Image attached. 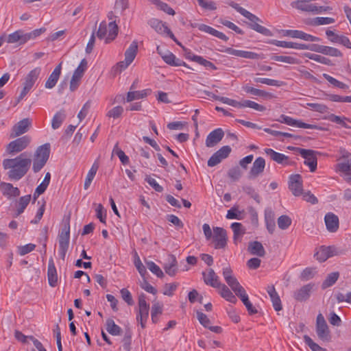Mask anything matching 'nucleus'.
<instances>
[{"label": "nucleus", "mask_w": 351, "mask_h": 351, "mask_svg": "<svg viewBox=\"0 0 351 351\" xmlns=\"http://www.w3.org/2000/svg\"><path fill=\"white\" fill-rule=\"evenodd\" d=\"M31 138L29 136H23L9 143L5 152L9 155H14L24 150L30 143Z\"/></svg>", "instance_id": "obj_7"}, {"label": "nucleus", "mask_w": 351, "mask_h": 351, "mask_svg": "<svg viewBox=\"0 0 351 351\" xmlns=\"http://www.w3.org/2000/svg\"><path fill=\"white\" fill-rule=\"evenodd\" d=\"M314 288L315 284H306L293 291V298L297 302H305L310 298L312 292L314 291Z\"/></svg>", "instance_id": "obj_12"}, {"label": "nucleus", "mask_w": 351, "mask_h": 351, "mask_svg": "<svg viewBox=\"0 0 351 351\" xmlns=\"http://www.w3.org/2000/svg\"><path fill=\"white\" fill-rule=\"evenodd\" d=\"M323 77L332 85L338 87L341 89H346L348 88V86L337 80L334 78L333 77L329 75L328 74L324 73Z\"/></svg>", "instance_id": "obj_55"}, {"label": "nucleus", "mask_w": 351, "mask_h": 351, "mask_svg": "<svg viewBox=\"0 0 351 351\" xmlns=\"http://www.w3.org/2000/svg\"><path fill=\"white\" fill-rule=\"evenodd\" d=\"M199 29L200 31L208 33L218 38H220L224 41H227L228 38L222 32H219L218 30L210 27L208 25L202 24L199 25Z\"/></svg>", "instance_id": "obj_39"}, {"label": "nucleus", "mask_w": 351, "mask_h": 351, "mask_svg": "<svg viewBox=\"0 0 351 351\" xmlns=\"http://www.w3.org/2000/svg\"><path fill=\"white\" fill-rule=\"evenodd\" d=\"M226 283L235 293L236 295L240 292H242L243 290H244V288L240 285V283L234 276L227 280Z\"/></svg>", "instance_id": "obj_51"}, {"label": "nucleus", "mask_w": 351, "mask_h": 351, "mask_svg": "<svg viewBox=\"0 0 351 351\" xmlns=\"http://www.w3.org/2000/svg\"><path fill=\"white\" fill-rule=\"evenodd\" d=\"M311 51L321 53L326 56L332 57H342L343 56V53L338 49L335 47L318 45H311Z\"/></svg>", "instance_id": "obj_17"}, {"label": "nucleus", "mask_w": 351, "mask_h": 351, "mask_svg": "<svg viewBox=\"0 0 351 351\" xmlns=\"http://www.w3.org/2000/svg\"><path fill=\"white\" fill-rule=\"evenodd\" d=\"M304 341L312 351H327L326 348L321 347L306 335L304 336Z\"/></svg>", "instance_id": "obj_50"}, {"label": "nucleus", "mask_w": 351, "mask_h": 351, "mask_svg": "<svg viewBox=\"0 0 351 351\" xmlns=\"http://www.w3.org/2000/svg\"><path fill=\"white\" fill-rule=\"evenodd\" d=\"M324 221L327 230L330 232H335L339 228V218L332 213H328L325 215Z\"/></svg>", "instance_id": "obj_29"}, {"label": "nucleus", "mask_w": 351, "mask_h": 351, "mask_svg": "<svg viewBox=\"0 0 351 351\" xmlns=\"http://www.w3.org/2000/svg\"><path fill=\"white\" fill-rule=\"evenodd\" d=\"M213 243L215 249H224L227 245V232L220 227L213 228Z\"/></svg>", "instance_id": "obj_10"}, {"label": "nucleus", "mask_w": 351, "mask_h": 351, "mask_svg": "<svg viewBox=\"0 0 351 351\" xmlns=\"http://www.w3.org/2000/svg\"><path fill=\"white\" fill-rule=\"evenodd\" d=\"M308 3L304 1V0L298 1L296 3V8L302 11L315 13L316 5Z\"/></svg>", "instance_id": "obj_45"}, {"label": "nucleus", "mask_w": 351, "mask_h": 351, "mask_svg": "<svg viewBox=\"0 0 351 351\" xmlns=\"http://www.w3.org/2000/svg\"><path fill=\"white\" fill-rule=\"evenodd\" d=\"M0 190L2 194L7 198L16 197L20 195V190L14 187L12 184L8 182L0 183Z\"/></svg>", "instance_id": "obj_27"}, {"label": "nucleus", "mask_w": 351, "mask_h": 351, "mask_svg": "<svg viewBox=\"0 0 351 351\" xmlns=\"http://www.w3.org/2000/svg\"><path fill=\"white\" fill-rule=\"evenodd\" d=\"M177 261L175 257H172V262L169 265H166L164 267L165 272L171 276H173L177 273L178 268L176 267Z\"/></svg>", "instance_id": "obj_58"}, {"label": "nucleus", "mask_w": 351, "mask_h": 351, "mask_svg": "<svg viewBox=\"0 0 351 351\" xmlns=\"http://www.w3.org/2000/svg\"><path fill=\"white\" fill-rule=\"evenodd\" d=\"M231 147L225 145L215 152L208 160V167H215L221 162L222 160L228 157L231 152Z\"/></svg>", "instance_id": "obj_14"}, {"label": "nucleus", "mask_w": 351, "mask_h": 351, "mask_svg": "<svg viewBox=\"0 0 351 351\" xmlns=\"http://www.w3.org/2000/svg\"><path fill=\"white\" fill-rule=\"evenodd\" d=\"M145 299V295L143 293L138 297L139 312L138 315L143 317H148L149 315V305L147 303Z\"/></svg>", "instance_id": "obj_38"}, {"label": "nucleus", "mask_w": 351, "mask_h": 351, "mask_svg": "<svg viewBox=\"0 0 351 351\" xmlns=\"http://www.w3.org/2000/svg\"><path fill=\"white\" fill-rule=\"evenodd\" d=\"M326 34L332 43H339L348 49H351V42L348 37L343 35L337 34L332 30H327Z\"/></svg>", "instance_id": "obj_23"}, {"label": "nucleus", "mask_w": 351, "mask_h": 351, "mask_svg": "<svg viewBox=\"0 0 351 351\" xmlns=\"http://www.w3.org/2000/svg\"><path fill=\"white\" fill-rule=\"evenodd\" d=\"M291 224V219L287 215H281L278 219V226L281 230L287 229Z\"/></svg>", "instance_id": "obj_56"}, {"label": "nucleus", "mask_w": 351, "mask_h": 351, "mask_svg": "<svg viewBox=\"0 0 351 351\" xmlns=\"http://www.w3.org/2000/svg\"><path fill=\"white\" fill-rule=\"evenodd\" d=\"M147 268L158 278H162L164 274L161 269L154 262L149 261L147 263Z\"/></svg>", "instance_id": "obj_64"}, {"label": "nucleus", "mask_w": 351, "mask_h": 351, "mask_svg": "<svg viewBox=\"0 0 351 351\" xmlns=\"http://www.w3.org/2000/svg\"><path fill=\"white\" fill-rule=\"evenodd\" d=\"M269 43L274 45L277 47H280L283 48H291V49H308L311 50V45H306V44H301V43H297L293 42H287V41H283V40H272L269 42Z\"/></svg>", "instance_id": "obj_21"}, {"label": "nucleus", "mask_w": 351, "mask_h": 351, "mask_svg": "<svg viewBox=\"0 0 351 351\" xmlns=\"http://www.w3.org/2000/svg\"><path fill=\"white\" fill-rule=\"evenodd\" d=\"M87 60L86 59H82L77 69L74 71L73 75L75 76V77H78L81 80L84 72L87 69Z\"/></svg>", "instance_id": "obj_49"}, {"label": "nucleus", "mask_w": 351, "mask_h": 351, "mask_svg": "<svg viewBox=\"0 0 351 351\" xmlns=\"http://www.w3.org/2000/svg\"><path fill=\"white\" fill-rule=\"evenodd\" d=\"M265 154L270 157L271 160L278 164L283 165H292L294 162L289 161V158L285 154L278 153L270 148L265 149Z\"/></svg>", "instance_id": "obj_19"}, {"label": "nucleus", "mask_w": 351, "mask_h": 351, "mask_svg": "<svg viewBox=\"0 0 351 351\" xmlns=\"http://www.w3.org/2000/svg\"><path fill=\"white\" fill-rule=\"evenodd\" d=\"M70 239V223L69 219L64 221L58 236L59 252L62 259H64L68 250Z\"/></svg>", "instance_id": "obj_6"}, {"label": "nucleus", "mask_w": 351, "mask_h": 351, "mask_svg": "<svg viewBox=\"0 0 351 351\" xmlns=\"http://www.w3.org/2000/svg\"><path fill=\"white\" fill-rule=\"evenodd\" d=\"M106 330L112 335H119L121 333V328L117 325L112 319L106 321Z\"/></svg>", "instance_id": "obj_46"}, {"label": "nucleus", "mask_w": 351, "mask_h": 351, "mask_svg": "<svg viewBox=\"0 0 351 351\" xmlns=\"http://www.w3.org/2000/svg\"><path fill=\"white\" fill-rule=\"evenodd\" d=\"M316 274V270L313 267H306L304 269L300 275V278L302 280H308L314 277Z\"/></svg>", "instance_id": "obj_62"}, {"label": "nucleus", "mask_w": 351, "mask_h": 351, "mask_svg": "<svg viewBox=\"0 0 351 351\" xmlns=\"http://www.w3.org/2000/svg\"><path fill=\"white\" fill-rule=\"evenodd\" d=\"M339 277V273L335 271L329 274L324 281L322 284V289H326L328 287L332 286L338 280Z\"/></svg>", "instance_id": "obj_40"}, {"label": "nucleus", "mask_w": 351, "mask_h": 351, "mask_svg": "<svg viewBox=\"0 0 351 351\" xmlns=\"http://www.w3.org/2000/svg\"><path fill=\"white\" fill-rule=\"evenodd\" d=\"M36 248V245L33 243H29L25 245H21L17 247V252L20 256H24L32 251Z\"/></svg>", "instance_id": "obj_60"}, {"label": "nucleus", "mask_w": 351, "mask_h": 351, "mask_svg": "<svg viewBox=\"0 0 351 351\" xmlns=\"http://www.w3.org/2000/svg\"><path fill=\"white\" fill-rule=\"evenodd\" d=\"M283 35L285 36H289L291 38H300L306 41L317 42L319 40L318 37L308 34L300 30H284Z\"/></svg>", "instance_id": "obj_18"}, {"label": "nucleus", "mask_w": 351, "mask_h": 351, "mask_svg": "<svg viewBox=\"0 0 351 351\" xmlns=\"http://www.w3.org/2000/svg\"><path fill=\"white\" fill-rule=\"evenodd\" d=\"M271 59L277 62H282L290 64H298V60L292 56H272Z\"/></svg>", "instance_id": "obj_47"}, {"label": "nucleus", "mask_w": 351, "mask_h": 351, "mask_svg": "<svg viewBox=\"0 0 351 351\" xmlns=\"http://www.w3.org/2000/svg\"><path fill=\"white\" fill-rule=\"evenodd\" d=\"M344 252L341 250H339L335 246H321L314 256L319 262H324L328 258L343 254Z\"/></svg>", "instance_id": "obj_8"}, {"label": "nucleus", "mask_w": 351, "mask_h": 351, "mask_svg": "<svg viewBox=\"0 0 351 351\" xmlns=\"http://www.w3.org/2000/svg\"><path fill=\"white\" fill-rule=\"evenodd\" d=\"M152 2L167 14L169 15L175 14V11L166 3L162 2L160 0H152Z\"/></svg>", "instance_id": "obj_59"}, {"label": "nucleus", "mask_w": 351, "mask_h": 351, "mask_svg": "<svg viewBox=\"0 0 351 351\" xmlns=\"http://www.w3.org/2000/svg\"><path fill=\"white\" fill-rule=\"evenodd\" d=\"M267 292L269 294L270 299L271 300L273 307L276 311H280L282 310V303L281 300L279 297L278 293L276 291V289L274 285H269L267 287Z\"/></svg>", "instance_id": "obj_30"}, {"label": "nucleus", "mask_w": 351, "mask_h": 351, "mask_svg": "<svg viewBox=\"0 0 351 351\" xmlns=\"http://www.w3.org/2000/svg\"><path fill=\"white\" fill-rule=\"evenodd\" d=\"M231 6L233 8H234L238 12H239L241 15H243L252 22V23L250 24V27L252 29L266 36H272V32H271L270 29L257 23V22L261 21V20L256 15L253 14L252 13L246 10L243 8L241 7L237 3H233L231 5Z\"/></svg>", "instance_id": "obj_2"}, {"label": "nucleus", "mask_w": 351, "mask_h": 351, "mask_svg": "<svg viewBox=\"0 0 351 351\" xmlns=\"http://www.w3.org/2000/svg\"><path fill=\"white\" fill-rule=\"evenodd\" d=\"M217 288L219 289V294L225 300L233 304L237 302L235 295L226 285L221 283Z\"/></svg>", "instance_id": "obj_36"}, {"label": "nucleus", "mask_w": 351, "mask_h": 351, "mask_svg": "<svg viewBox=\"0 0 351 351\" xmlns=\"http://www.w3.org/2000/svg\"><path fill=\"white\" fill-rule=\"evenodd\" d=\"M50 155V144L45 143L39 146L33 157L32 170L34 173L40 171L47 163Z\"/></svg>", "instance_id": "obj_4"}, {"label": "nucleus", "mask_w": 351, "mask_h": 351, "mask_svg": "<svg viewBox=\"0 0 351 351\" xmlns=\"http://www.w3.org/2000/svg\"><path fill=\"white\" fill-rule=\"evenodd\" d=\"M265 221L267 229L270 234H272L275 230L276 223L274 219L273 213L271 212L268 214H265Z\"/></svg>", "instance_id": "obj_57"}, {"label": "nucleus", "mask_w": 351, "mask_h": 351, "mask_svg": "<svg viewBox=\"0 0 351 351\" xmlns=\"http://www.w3.org/2000/svg\"><path fill=\"white\" fill-rule=\"evenodd\" d=\"M5 40L8 43H19L23 45L27 43L25 32L23 30H17L8 35H4Z\"/></svg>", "instance_id": "obj_28"}, {"label": "nucleus", "mask_w": 351, "mask_h": 351, "mask_svg": "<svg viewBox=\"0 0 351 351\" xmlns=\"http://www.w3.org/2000/svg\"><path fill=\"white\" fill-rule=\"evenodd\" d=\"M124 112V109L121 106H117L106 113V117L108 118H112L114 119L120 118Z\"/></svg>", "instance_id": "obj_52"}, {"label": "nucleus", "mask_w": 351, "mask_h": 351, "mask_svg": "<svg viewBox=\"0 0 351 351\" xmlns=\"http://www.w3.org/2000/svg\"><path fill=\"white\" fill-rule=\"evenodd\" d=\"M61 70H62V62H60L58 65H57L56 66V68L54 69L53 72L50 74L49 77L47 80L45 84V86L46 88L51 89V88H53L56 86V84L60 76Z\"/></svg>", "instance_id": "obj_31"}, {"label": "nucleus", "mask_w": 351, "mask_h": 351, "mask_svg": "<svg viewBox=\"0 0 351 351\" xmlns=\"http://www.w3.org/2000/svg\"><path fill=\"white\" fill-rule=\"evenodd\" d=\"M337 169L343 173L347 178L351 176V158L346 162L338 163Z\"/></svg>", "instance_id": "obj_44"}, {"label": "nucleus", "mask_w": 351, "mask_h": 351, "mask_svg": "<svg viewBox=\"0 0 351 351\" xmlns=\"http://www.w3.org/2000/svg\"><path fill=\"white\" fill-rule=\"evenodd\" d=\"M138 51V44L136 41H133L128 49L125 52V60L117 63V69L120 71L125 70L134 60Z\"/></svg>", "instance_id": "obj_9"}, {"label": "nucleus", "mask_w": 351, "mask_h": 351, "mask_svg": "<svg viewBox=\"0 0 351 351\" xmlns=\"http://www.w3.org/2000/svg\"><path fill=\"white\" fill-rule=\"evenodd\" d=\"M108 25H107L105 21H103L99 24V29L96 33V35L100 40H106L107 38V33H109V28L108 29Z\"/></svg>", "instance_id": "obj_54"}, {"label": "nucleus", "mask_w": 351, "mask_h": 351, "mask_svg": "<svg viewBox=\"0 0 351 351\" xmlns=\"http://www.w3.org/2000/svg\"><path fill=\"white\" fill-rule=\"evenodd\" d=\"M47 278L49 285L52 287H55L58 282V276L55 264L52 258L49 260Z\"/></svg>", "instance_id": "obj_32"}, {"label": "nucleus", "mask_w": 351, "mask_h": 351, "mask_svg": "<svg viewBox=\"0 0 351 351\" xmlns=\"http://www.w3.org/2000/svg\"><path fill=\"white\" fill-rule=\"evenodd\" d=\"M231 6L233 8H234L238 12H239L241 15H243L252 22V23L250 24V27L252 29L266 36H272V32H271L270 29L257 23V22L261 21V20L256 15L253 14L252 13L246 10L243 8L241 7L237 3H233L231 5Z\"/></svg>", "instance_id": "obj_3"}, {"label": "nucleus", "mask_w": 351, "mask_h": 351, "mask_svg": "<svg viewBox=\"0 0 351 351\" xmlns=\"http://www.w3.org/2000/svg\"><path fill=\"white\" fill-rule=\"evenodd\" d=\"M30 125L31 121L29 119L21 120L12 127L10 136L15 138L25 134L29 130Z\"/></svg>", "instance_id": "obj_16"}, {"label": "nucleus", "mask_w": 351, "mask_h": 351, "mask_svg": "<svg viewBox=\"0 0 351 351\" xmlns=\"http://www.w3.org/2000/svg\"><path fill=\"white\" fill-rule=\"evenodd\" d=\"M224 136V132L221 128H217L212 131L207 136L206 139V145L208 147H213L219 143Z\"/></svg>", "instance_id": "obj_22"}, {"label": "nucleus", "mask_w": 351, "mask_h": 351, "mask_svg": "<svg viewBox=\"0 0 351 351\" xmlns=\"http://www.w3.org/2000/svg\"><path fill=\"white\" fill-rule=\"evenodd\" d=\"M231 228L232 229L234 235L233 241L235 244L241 241L242 237L245 234V228L243 226L241 223L234 222L231 224Z\"/></svg>", "instance_id": "obj_34"}, {"label": "nucleus", "mask_w": 351, "mask_h": 351, "mask_svg": "<svg viewBox=\"0 0 351 351\" xmlns=\"http://www.w3.org/2000/svg\"><path fill=\"white\" fill-rule=\"evenodd\" d=\"M315 332L318 339L324 343H329L331 341V332L322 313H319L316 317Z\"/></svg>", "instance_id": "obj_5"}, {"label": "nucleus", "mask_w": 351, "mask_h": 351, "mask_svg": "<svg viewBox=\"0 0 351 351\" xmlns=\"http://www.w3.org/2000/svg\"><path fill=\"white\" fill-rule=\"evenodd\" d=\"M114 18H116V16L113 12L111 11L108 12V19L110 21V22L108 23L109 33L108 34V36L106 38V44L110 43L112 40H113L118 34L119 28L116 24Z\"/></svg>", "instance_id": "obj_20"}, {"label": "nucleus", "mask_w": 351, "mask_h": 351, "mask_svg": "<svg viewBox=\"0 0 351 351\" xmlns=\"http://www.w3.org/2000/svg\"><path fill=\"white\" fill-rule=\"evenodd\" d=\"M40 71L41 69L40 67H36L30 71L25 78L23 85L32 88L37 80Z\"/></svg>", "instance_id": "obj_35"}, {"label": "nucleus", "mask_w": 351, "mask_h": 351, "mask_svg": "<svg viewBox=\"0 0 351 351\" xmlns=\"http://www.w3.org/2000/svg\"><path fill=\"white\" fill-rule=\"evenodd\" d=\"M197 3L200 7L207 10H215L217 5L215 1L210 0H197Z\"/></svg>", "instance_id": "obj_63"}, {"label": "nucleus", "mask_w": 351, "mask_h": 351, "mask_svg": "<svg viewBox=\"0 0 351 351\" xmlns=\"http://www.w3.org/2000/svg\"><path fill=\"white\" fill-rule=\"evenodd\" d=\"M30 200H31L30 195H27L20 197V199L17 203V209H16V217L20 215L21 213H23L24 212V210L29 204Z\"/></svg>", "instance_id": "obj_41"}, {"label": "nucleus", "mask_w": 351, "mask_h": 351, "mask_svg": "<svg viewBox=\"0 0 351 351\" xmlns=\"http://www.w3.org/2000/svg\"><path fill=\"white\" fill-rule=\"evenodd\" d=\"M149 24L159 34H166L171 39H174V34L167 26V25L156 19H152L149 21Z\"/></svg>", "instance_id": "obj_26"}, {"label": "nucleus", "mask_w": 351, "mask_h": 351, "mask_svg": "<svg viewBox=\"0 0 351 351\" xmlns=\"http://www.w3.org/2000/svg\"><path fill=\"white\" fill-rule=\"evenodd\" d=\"M158 53L161 56L162 60L168 64L173 66H187V64L182 60L177 58L176 56L169 51H164L160 46L156 48Z\"/></svg>", "instance_id": "obj_13"}, {"label": "nucleus", "mask_w": 351, "mask_h": 351, "mask_svg": "<svg viewBox=\"0 0 351 351\" xmlns=\"http://www.w3.org/2000/svg\"><path fill=\"white\" fill-rule=\"evenodd\" d=\"M297 152L305 159L304 163L308 166L310 171L314 172L317 169V160L315 156V151L297 148Z\"/></svg>", "instance_id": "obj_11"}, {"label": "nucleus", "mask_w": 351, "mask_h": 351, "mask_svg": "<svg viewBox=\"0 0 351 351\" xmlns=\"http://www.w3.org/2000/svg\"><path fill=\"white\" fill-rule=\"evenodd\" d=\"M152 93L151 89H145L143 90L136 91H129L127 93L126 101L127 102H131L136 99H143L146 97L148 95Z\"/></svg>", "instance_id": "obj_37"}, {"label": "nucleus", "mask_w": 351, "mask_h": 351, "mask_svg": "<svg viewBox=\"0 0 351 351\" xmlns=\"http://www.w3.org/2000/svg\"><path fill=\"white\" fill-rule=\"evenodd\" d=\"M265 167V160L262 157L257 158L253 162L252 167L249 172V178L254 179L263 172Z\"/></svg>", "instance_id": "obj_24"}, {"label": "nucleus", "mask_w": 351, "mask_h": 351, "mask_svg": "<svg viewBox=\"0 0 351 351\" xmlns=\"http://www.w3.org/2000/svg\"><path fill=\"white\" fill-rule=\"evenodd\" d=\"M32 160L26 152L21 154L14 158H5L3 160L2 165L4 169H9L8 178L10 180H19L28 171Z\"/></svg>", "instance_id": "obj_1"}, {"label": "nucleus", "mask_w": 351, "mask_h": 351, "mask_svg": "<svg viewBox=\"0 0 351 351\" xmlns=\"http://www.w3.org/2000/svg\"><path fill=\"white\" fill-rule=\"evenodd\" d=\"M247 251L252 255L263 257L265 255V250L259 241H251L248 243Z\"/></svg>", "instance_id": "obj_33"}, {"label": "nucleus", "mask_w": 351, "mask_h": 351, "mask_svg": "<svg viewBox=\"0 0 351 351\" xmlns=\"http://www.w3.org/2000/svg\"><path fill=\"white\" fill-rule=\"evenodd\" d=\"M289 189L295 196H299L302 194V180L300 174L291 175L289 177Z\"/></svg>", "instance_id": "obj_15"}, {"label": "nucleus", "mask_w": 351, "mask_h": 351, "mask_svg": "<svg viewBox=\"0 0 351 351\" xmlns=\"http://www.w3.org/2000/svg\"><path fill=\"white\" fill-rule=\"evenodd\" d=\"M243 89L247 93H250V94L257 95L259 97H267L271 96L270 93H269L265 90H260V89H258V88H256L254 87H251V86H245L243 88Z\"/></svg>", "instance_id": "obj_53"}, {"label": "nucleus", "mask_w": 351, "mask_h": 351, "mask_svg": "<svg viewBox=\"0 0 351 351\" xmlns=\"http://www.w3.org/2000/svg\"><path fill=\"white\" fill-rule=\"evenodd\" d=\"M254 81L256 83L265 84L273 86H281L284 84V82L282 81L263 77H255Z\"/></svg>", "instance_id": "obj_48"}, {"label": "nucleus", "mask_w": 351, "mask_h": 351, "mask_svg": "<svg viewBox=\"0 0 351 351\" xmlns=\"http://www.w3.org/2000/svg\"><path fill=\"white\" fill-rule=\"evenodd\" d=\"M213 98L215 100H218L223 104H228V105H230V106H232L234 107L239 108V106H240L239 101H237L236 100H234V99H230L228 97L213 95Z\"/></svg>", "instance_id": "obj_61"}, {"label": "nucleus", "mask_w": 351, "mask_h": 351, "mask_svg": "<svg viewBox=\"0 0 351 351\" xmlns=\"http://www.w3.org/2000/svg\"><path fill=\"white\" fill-rule=\"evenodd\" d=\"M66 118V114L64 110H60L57 113L55 114L52 119L51 121V127L53 129L56 130L60 127L61 124L64 121Z\"/></svg>", "instance_id": "obj_42"}, {"label": "nucleus", "mask_w": 351, "mask_h": 351, "mask_svg": "<svg viewBox=\"0 0 351 351\" xmlns=\"http://www.w3.org/2000/svg\"><path fill=\"white\" fill-rule=\"evenodd\" d=\"M305 56L311 60H315L317 62L324 64L325 65H332V61L324 56L315 54V53H306L305 54Z\"/></svg>", "instance_id": "obj_43"}, {"label": "nucleus", "mask_w": 351, "mask_h": 351, "mask_svg": "<svg viewBox=\"0 0 351 351\" xmlns=\"http://www.w3.org/2000/svg\"><path fill=\"white\" fill-rule=\"evenodd\" d=\"M203 280L206 285L217 288L220 286L218 276L213 269H209L202 272Z\"/></svg>", "instance_id": "obj_25"}]
</instances>
